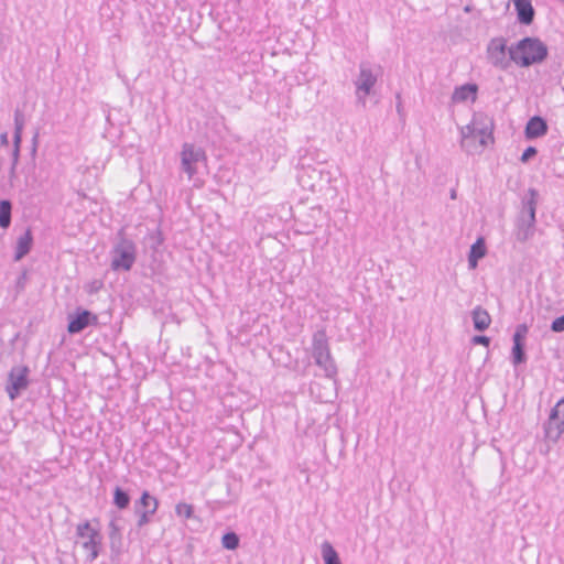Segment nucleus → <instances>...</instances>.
<instances>
[{
	"label": "nucleus",
	"instance_id": "nucleus-28",
	"mask_svg": "<svg viewBox=\"0 0 564 564\" xmlns=\"http://www.w3.org/2000/svg\"><path fill=\"white\" fill-rule=\"evenodd\" d=\"M145 239L149 243L150 249H152L153 251H158L160 246L164 241V237L160 228H156L155 230L149 232Z\"/></svg>",
	"mask_w": 564,
	"mask_h": 564
},
{
	"label": "nucleus",
	"instance_id": "nucleus-40",
	"mask_svg": "<svg viewBox=\"0 0 564 564\" xmlns=\"http://www.w3.org/2000/svg\"><path fill=\"white\" fill-rule=\"evenodd\" d=\"M9 144V134L7 131L0 133V145L7 147Z\"/></svg>",
	"mask_w": 564,
	"mask_h": 564
},
{
	"label": "nucleus",
	"instance_id": "nucleus-7",
	"mask_svg": "<svg viewBox=\"0 0 564 564\" xmlns=\"http://www.w3.org/2000/svg\"><path fill=\"white\" fill-rule=\"evenodd\" d=\"M382 74L380 65H372L369 62H361L359 64V75L355 80L356 95L358 100L365 105V97L371 95L372 89Z\"/></svg>",
	"mask_w": 564,
	"mask_h": 564
},
{
	"label": "nucleus",
	"instance_id": "nucleus-26",
	"mask_svg": "<svg viewBox=\"0 0 564 564\" xmlns=\"http://www.w3.org/2000/svg\"><path fill=\"white\" fill-rule=\"evenodd\" d=\"M240 543L239 535L234 531L226 532L221 538V545L224 549L235 551Z\"/></svg>",
	"mask_w": 564,
	"mask_h": 564
},
{
	"label": "nucleus",
	"instance_id": "nucleus-22",
	"mask_svg": "<svg viewBox=\"0 0 564 564\" xmlns=\"http://www.w3.org/2000/svg\"><path fill=\"white\" fill-rule=\"evenodd\" d=\"M12 223V202L0 199V228L8 229Z\"/></svg>",
	"mask_w": 564,
	"mask_h": 564
},
{
	"label": "nucleus",
	"instance_id": "nucleus-27",
	"mask_svg": "<svg viewBox=\"0 0 564 564\" xmlns=\"http://www.w3.org/2000/svg\"><path fill=\"white\" fill-rule=\"evenodd\" d=\"M487 253L485 239L479 237L471 246L468 256L477 259H482Z\"/></svg>",
	"mask_w": 564,
	"mask_h": 564
},
{
	"label": "nucleus",
	"instance_id": "nucleus-29",
	"mask_svg": "<svg viewBox=\"0 0 564 564\" xmlns=\"http://www.w3.org/2000/svg\"><path fill=\"white\" fill-rule=\"evenodd\" d=\"M155 502H159V500L151 496L149 491L144 490L140 498L134 502V506H138L141 510H147L154 508Z\"/></svg>",
	"mask_w": 564,
	"mask_h": 564
},
{
	"label": "nucleus",
	"instance_id": "nucleus-20",
	"mask_svg": "<svg viewBox=\"0 0 564 564\" xmlns=\"http://www.w3.org/2000/svg\"><path fill=\"white\" fill-rule=\"evenodd\" d=\"M471 319L474 328L477 332H485L491 323L489 313L480 305H477L471 311Z\"/></svg>",
	"mask_w": 564,
	"mask_h": 564
},
{
	"label": "nucleus",
	"instance_id": "nucleus-25",
	"mask_svg": "<svg viewBox=\"0 0 564 564\" xmlns=\"http://www.w3.org/2000/svg\"><path fill=\"white\" fill-rule=\"evenodd\" d=\"M159 508V502H155L154 508L141 510L138 506H134V513L138 516L137 528L141 529L150 523L151 516H153Z\"/></svg>",
	"mask_w": 564,
	"mask_h": 564
},
{
	"label": "nucleus",
	"instance_id": "nucleus-21",
	"mask_svg": "<svg viewBox=\"0 0 564 564\" xmlns=\"http://www.w3.org/2000/svg\"><path fill=\"white\" fill-rule=\"evenodd\" d=\"M479 117L478 115L474 116L473 121L467 124L466 127L462 128V148L466 149V151L469 150V142L476 139V129L478 124Z\"/></svg>",
	"mask_w": 564,
	"mask_h": 564
},
{
	"label": "nucleus",
	"instance_id": "nucleus-39",
	"mask_svg": "<svg viewBox=\"0 0 564 564\" xmlns=\"http://www.w3.org/2000/svg\"><path fill=\"white\" fill-rule=\"evenodd\" d=\"M21 143H22V133L13 132V148L21 149Z\"/></svg>",
	"mask_w": 564,
	"mask_h": 564
},
{
	"label": "nucleus",
	"instance_id": "nucleus-1",
	"mask_svg": "<svg viewBox=\"0 0 564 564\" xmlns=\"http://www.w3.org/2000/svg\"><path fill=\"white\" fill-rule=\"evenodd\" d=\"M510 59L519 67L528 68L543 63L549 56L547 45L536 36H524L508 48Z\"/></svg>",
	"mask_w": 564,
	"mask_h": 564
},
{
	"label": "nucleus",
	"instance_id": "nucleus-14",
	"mask_svg": "<svg viewBox=\"0 0 564 564\" xmlns=\"http://www.w3.org/2000/svg\"><path fill=\"white\" fill-rule=\"evenodd\" d=\"M549 131L546 120L541 116L531 117L524 128V137L527 140H534L545 135Z\"/></svg>",
	"mask_w": 564,
	"mask_h": 564
},
{
	"label": "nucleus",
	"instance_id": "nucleus-38",
	"mask_svg": "<svg viewBox=\"0 0 564 564\" xmlns=\"http://www.w3.org/2000/svg\"><path fill=\"white\" fill-rule=\"evenodd\" d=\"M20 152H21L20 148H13L12 149V152H11V163L19 164Z\"/></svg>",
	"mask_w": 564,
	"mask_h": 564
},
{
	"label": "nucleus",
	"instance_id": "nucleus-15",
	"mask_svg": "<svg viewBox=\"0 0 564 564\" xmlns=\"http://www.w3.org/2000/svg\"><path fill=\"white\" fill-rule=\"evenodd\" d=\"M520 24L531 25L534 21L535 10L531 0H511Z\"/></svg>",
	"mask_w": 564,
	"mask_h": 564
},
{
	"label": "nucleus",
	"instance_id": "nucleus-13",
	"mask_svg": "<svg viewBox=\"0 0 564 564\" xmlns=\"http://www.w3.org/2000/svg\"><path fill=\"white\" fill-rule=\"evenodd\" d=\"M182 169L189 177L196 174L195 164L206 159L205 151L191 143H184L182 149Z\"/></svg>",
	"mask_w": 564,
	"mask_h": 564
},
{
	"label": "nucleus",
	"instance_id": "nucleus-42",
	"mask_svg": "<svg viewBox=\"0 0 564 564\" xmlns=\"http://www.w3.org/2000/svg\"><path fill=\"white\" fill-rule=\"evenodd\" d=\"M17 166H18V164L11 163V166L9 169V177L11 180L17 177Z\"/></svg>",
	"mask_w": 564,
	"mask_h": 564
},
{
	"label": "nucleus",
	"instance_id": "nucleus-4",
	"mask_svg": "<svg viewBox=\"0 0 564 564\" xmlns=\"http://www.w3.org/2000/svg\"><path fill=\"white\" fill-rule=\"evenodd\" d=\"M76 536L84 539L83 547L88 552L87 560L95 561L102 549V534L99 528V519L84 521L76 527Z\"/></svg>",
	"mask_w": 564,
	"mask_h": 564
},
{
	"label": "nucleus",
	"instance_id": "nucleus-31",
	"mask_svg": "<svg viewBox=\"0 0 564 564\" xmlns=\"http://www.w3.org/2000/svg\"><path fill=\"white\" fill-rule=\"evenodd\" d=\"M24 126H25V115L20 108H17L14 110V132L22 133Z\"/></svg>",
	"mask_w": 564,
	"mask_h": 564
},
{
	"label": "nucleus",
	"instance_id": "nucleus-6",
	"mask_svg": "<svg viewBox=\"0 0 564 564\" xmlns=\"http://www.w3.org/2000/svg\"><path fill=\"white\" fill-rule=\"evenodd\" d=\"M296 177L303 188L315 192L332 183L333 173L322 164L316 166L302 165L297 171Z\"/></svg>",
	"mask_w": 564,
	"mask_h": 564
},
{
	"label": "nucleus",
	"instance_id": "nucleus-16",
	"mask_svg": "<svg viewBox=\"0 0 564 564\" xmlns=\"http://www.w3.org/2000/svg\"><path fill=\"white\" fill-rule=\"evenodd\" d=\"M117 517L113 516L109 522V547L111 556H119L122 553V534L121 528L117 522Z\"/></svg>",
	"mask_w": 564,
	"mask_h": 564
},
{
	"label": "nucleus",
	"instance_id": "nucleus-18",
	"mask_svg": "<svg viewBox=\"0 0 564 564\" xmlns=\"http://www.w3.org/2000/svg\"><path fill=\"white\" fill-rule=\"evenodd\" d=\"M478 94V85L475 83H467L458 86L452 94L453 102H465L467 100L476 101Z\"/></svg>",
	"mask_w": 564,
	"mask_h": 564
},
{
	"label": "nucleus",
	"instance_id": "nucleus-10",
	"mask_svg": "<svg viewBox=\"0 0 564 564\" xmlns=\"http://www.w3.org/2000/svg\"><path fill=\"white\" fill-rule=\"evenodd\" d=\"M67 332L70 335L79 334L87 327L98 325V316L89 310L77 307L67 316Z\"/></svg>",
	"mask_w": 564,
	"mask_h": 564
},
{
	"label": "nucleus",
	"instance_id": "nucleus-44",
	"mask_svg": "<svg viewBox=\"0 0 564 564\" xmlns=\"http://www.w3.org/2000/svg\"><path fill=\"white\" fill-rule=\"evenodd\" d=\"M451 198H452V199H455V198H456V191H455V189H452V191H451Z\"/></svg>",
	"mask_w": 564,
	"mask_h": 564
},
{
	"label": "nucleus",
	"instance_id": "nucleus-32",
	"mask_svg": "<svg viewBox=\"0 0 564 564\" xmlns=\"http://www.w3.org/2000/svg\"><path fill=\"white\" fill-rule=\"evenodd\" d=\"M538 154V150L535 147L529 145L524 151L522 152L520 156V161L522 163H528L532 158H534Z\"/></svg>",
	"mask_w": 564,
	"mask_h": 564
},
{
	"label": "nucleus",
	"instance_id": "nucleus-37",
	"mask_svg": "<svg viewBox=\"0 0 564 564\" xmlns=\"http://www.w3.org/2000/svg\"><path fill=\"white\" fill-rule=\"evenodd\" d=\"M395 99H397V105H395L397 112L402 118L404 116V112H403V106H402V100H401V93L395 94Z\"/></svg>",
	"mask_w": 564,
	"mask_h": 564
},
{
	"label": "nucleus",
	"instance_id": "nucleus-45",
	"mask_svg": "<svg viewBox=\"0 0 564 564\" xmlns=\"http://www.w3.org/2000/svg\"><path fill=\"white\" fill-rule=\"evenodd\" d=\"M2 48V34L0 33V50Z\"/></svg>",
	"mask_w": 564,
	"mask_h": 564
},
{
	"label": "nucleus",
	"instance_id": "nucleus-9",
	"mask_svg": "<svg viewBox=\"0 0 564 564\" xmlns=\"http://www.w3.org/2000/svg\"><path fill=\"white\" fill-rule=\"evenodd\" d=\"M507 40L505 37H494L487 45V58L489 63L501 70H507L511 66L512 59L507 57Z\"/></svg>",
	"mask_w": 564,
	"mask_h": 564
},
{
	"label": "nucleus",
	"instance_id": "nucleus-43",
	"mask_svg": "<svg viewBox=\"0 0 564 564\" xmlns=\"http://www.w3.org/2000/svg\"><path fill=\"white\" fill-rule=\"evenodd\" d=\"M24 280H25V272H23V273L19 276L18 282H17L18 286L23 288Z\"/></svg>",
	"mask_w": 564,
	"mask_h": 564
},
{
	"label": "nucleus",
	"instance_id": "nucleus-30",
	"mask_svg": "<svg viewBox=\"0 0 564 564\" xmlns=\"http://www.w3.org/2000/svg\"><path fill=\"white\" fill-rule=\"evenodd\" d=\"M175 514L180 518L191 519L194 517V507L186 502H178L175 506Z\"/></svg>",
	"mask_w": 564,
	"mask_h": 564
},
{
	"label": "nucleus",
	"instance_id": "nucleus-35",
	"mask_svg": "<svg viewBox=\"0 0 564 564\" xmlns=\"http://www.w3.org/2000/svg\"><path fill=\"white\" fill-rule=\"evenodd\" d=\"M490 337L486 336V335H475L473 338H471V343L474 345H482V346H486L488 347L490 345Z\"/></svg>",
	"mask_w": 564,
	"mask_h": 564
},
{
	"label": "nucleus",
	"instance_id": "nucleus-2",
	"mask_svg": "<svg viewBox=\"0 0 564 564\" xmlns=\"http://www.w3.org/2000/svg\"><path fill=\"white\" fill-rule=\"evenodd\" d=\"M539 199V192L531 187L521 202V210L517 217L516 227L517 240L524 242L529 240L535 231V214Z\"/></svg>",
	"mask_w": 564,
	"mask_h": 564
},
{
	"label": "nucleus",
	"instance_id": "nucleus-36",
	"mask_svg": "<svg viewBox=\"0 0 564 564\" xmlns=\"http://www.w3.org/2000/svg\"><path fill=\"white\" fill-rule=\"evenodd\" d=\"M104 286V282L101 280H94L91 281L86 290L89 294H95L97 293L101 288Z\"/></svg>",
	"mask_w": 564,
	"mask_h": 564
},
{
	"label": "nucleus",
	"instance_id": "nucleus-12",
	"mask_svg": "<svg viewBox=\"0 0 564 564\" xmlns=\"http://www.w3.org/2000/svg\"><path fill=\"white\" fill-rule=\"evenodd\" d=\"M529 327L525 323L519 324L512 335V348L510 359L513 366H520L527 362L525 338Z\"/></svg>",
	"mask_w": 564,
	"mask_h": 564
},
{
	"label": "nucleus",
	"instance_id": "nucleus-17",
	"mask_svg": "<svg viewBox=\"0 0 564 564\" xmlns=\"http://www.w3.org/2000/svg\"><path fill=\"white\" fill-rule=\"evenodd\" d=\"M478 117L479 120L476 129V138L479 137V144L481 147H486L489 142H494V122L484 115H478Z\"/></svg>",
	"mask_w": 564,
	"mask_h": 564
},
{
	"label": "nucleus",
	"instance_id": "nucleus-33",
	"mask_svg": "<svg viewBox=\"0 0 564 564\" xmlns=\"http://www.w3.org/2000/svg\"><path fill=\"white\" fill-rule=\"evenodd\" d=\"M39 138H40V132H39V129H36L33 133V137L31 140V149H30V155L33 161L35 160L36 154H37Z\"/></svg>",
	"mask_w": 564,
	"mask_h": 564
},
{
	"label": "nucleus",
	"instance_id": "nucleus-8",
	"mask_svg": "<svg viewBox=\"0 0 564 564\" xmlns=\"http://www.w3.org/2000/svg\"><path fill=\"white\" fill-rule=\"evenodd\" d=\"M30 368L25 365L13 366L7 378L6 392L10 400H15L29 384Z\"/></svg>",
	"mask_w": 564,
	"mask_h": 564
},
{
	"label": "nucleus",
	"instance_id": "nucleus-23",
	"mask_svg": "<svg viewBox=\"0 0 564 564\" xmlns=\"http://www.w3.org/2000/svg\"><path fill=\"white\" fill-rule=\"evenodd\" d=\"M321 549L324 564H341L339 555L330 542L324 541Z\"/></svg>",
	"mask_w": 564,
	"mask_h": 564
},
{
	"label": "nucleus",
	"instance_id": "nucleus-34",
	"mask_svg": "<svg viewBox=\"0 0 564 564\" xmlns=\"http://www.w3.org/2000/svg\"><path fill=\"white\" fill-rule=\"evenodd\" d=\"M550 329L554 333L564 332V314L552 321Z\"/></svg>",
	"mask_w": 564,
	"mask_h": 564
},
{
	"label": "nucleus",
	"instance_id": "nucleus-24",
	"mask_svg": "<svg viewBox=\"0 0 564 564\" xmlns=\"http://www.w3.org/2000/svg\"><path fill=\"white\" fill-rule=\"evenodd\" d=\"M131 497L129 492L122 489L120 486H116L113 489L112 503L119 509L124 510L130 506Z\"/></svg>",
	"mask_w": 564,
	"mask_h": 564
},
{
	"label": "nucleus",
	"instance_id": "nucleus-3",
	"mask_svg": "<svg viewBox=\"0 0 564 564\" xmlns=\"http://www.w3.org/2000/svg\"><path fill=\"white\" fill-rule=\"evenodd\" d=\"M111 270L116 272H128L132 269L137 260V246L127 238L123 230L118 232V241L113 245L111 251Z\"/></svg>",
	"mask_w": 564,
	"mask_h": 564
},
{
	"label": "nucleus",
	"instance_id": "nucleus-41",
	"mask_svg": "<svg viewBox=\"0 0 564 564\" xmlns=\"http://www.w3.org/2000/svg\"><path fill=\"white\" fill-rule=\"evenodd\" d=\"M478 261H479V259L468 256V268L476 269L478 265Z\"/></svg>",
	"mask_w": 564,
	"mask_h": 564
},
{
	"label": "nucleus",
	"instance_id": "nucleus-19",
	"mask_svg": "<svg viewBox=\"0 0 564 564\" xmlns=\"http://www.w3.org/2000/svg\"><path fill=\"white\" fill-rule=\"evenodd\" d=\"M33 246V235L30 228H28L22 236L19 237L14 250V261H20L31 251Z\"/></svg>",
	"mask_w": 564,
	"mask_h": 564
},
{
	"label": "nucleus",
	"instance_id": "nucleus-11",
	"mask_svg": "<svg viewBox=\"0 0 564 564\" xmlns=\"http://www.w3.org/2000/svg\"><path fill=\"white\" fill-rule=\"evenodd\" d=\"M544 429L546 437L553 442H557L564 433V397L551 409Z\"/></svg>",
	"mask_w": 564,
	"mask_h": 564
},
{
	"label": "nucleus",
	"instance_id": "nucleus-5",
	"mask_svg": "<svg viewBox=\"0 0 564 564\" xmlns=\"http://www.w3.org/2000/svg\"><path fill=\"white\" fill-rule=\"evenodd\" d=\"M312 349L315 364L325 371L327 378H334L337 375V367L330 355L328 338L324 329L313 334Z\"/></svg>",
	"mask_w": 564,
	"mask_h": 564
}]
</instances>
